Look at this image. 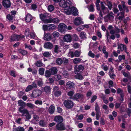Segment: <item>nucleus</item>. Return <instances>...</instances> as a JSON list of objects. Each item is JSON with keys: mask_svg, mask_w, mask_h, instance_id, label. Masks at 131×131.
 <instances>
[{"mask_svg": "<svg viewBox=\"0 0 131 131\" xmlns=\"http://www.w3.org/2000/svg\"><path fill=\"white\" fill-rule=\"evenodd\" d=\"M64 12L67 14L70 15L72 14L74 16H77L78 14L77 9L74 7L71 8L69 7H67L64 9Z\"/></svg>", "mask_w": 131, "mask_h": 131, "instance_id": "1", "label": "nucleus"}, {"mask_svg": "<svg viewBox=\"0 0 131 131\" xmlns=\"http://www.w3.org/2000/svg\"><path fill=\"white\" fill-rule=\"evenodd\" d=\"M118 7L121 12L117 13L116 16L117 18L119 20L121 21L123 20V18L125 17V11L126 10H123L122 5L120 4L118 5Z\"/></svg>", "mask_w": 131, "mask_h": 131, "instance_id": "2", "label": "nucleus"}, {"mask_svg": "<svg viewBox=\"0 0 131 131\" xmlns=\"http://www.w3.org/2000/svg\"><path fill=\"white\" fill-rule=\"evenodd\" d=\"M18 110L21 113H22V116H25L27 119H29L30 118L31 116L27 110L23 109L22 107H20L19 108Z\"/></svg>", "mask_w": 131, "mask_h": 131, "instance_id": "3", "label": "nucleus"}, {"mask_svg": "<svg viewBox=\"0 0 131 131\" xmlns=\"http://www.w3.org/2000/svg\"><path fill=\"white\" fill-rule=\"evenodd\" d=\"M63 104L65 107L69 109L72 108L74 105L73 102L69 99L65 100L63 102Z\"/></svg>", "mask_w": 131, "mask_h": 131, "instance_id": "4", "label": "nucleus"}, {"mask_svg": "<svg viewBox=\"0 0 131 131\" xmlns=\"http://www.w3.org/2000/svg\"><path fill=\"white\" fill-rule=\"evenodd\" d=\"M56 28L55 25L51 24L49 25H43L42 26L43 29L44 30H50L54 29Z\"/></svg>", "mask_w": 131, "mask_h": 131, "instance_id": "5", "label": "nucleus"}, {"mask_svg": "<svg viewBox=\"0 0 131 131\" xmlns=\"http://www.w3.org/2000/svg\"><path fill=\"white\" fill-rule=\"evenodd\" d=\"M59 88L57 86H55L53 88V91L52 93L55 96L58 97L61 94V92L59 90Z\"/></svg>", "mask_w": 131, "mask_h": 131, "instance_id": "6", "label": "nucleus"}, {"mask_svg": "<svg viewBox=\"0 0 131 131\" xmlns=\"http://www.w3.org/2000/svg\"><path fill=\"white\" fill-rule=\"evenodd\" d=\"M113 27L112 25H109L108 28L110 30V33L111 34H114L115 33H118L120 32V29L116 27L115 29H113Z\"/></svg>", "mask_w": 131, "mask_h": 131, "instance_id": "7", "label": "nucleus"}, {"mask_svg": "<svg viewBox=\"0 0 131 131\" xmlns=\"http://www.w3.org/2000/svg\"><path fill=\"white\" fill-rule=\"evenodd\" d=\"M114 14L112 12H110L104 18L105 21L108 22L109 20L112 21L114 18Z\"/></svg>", "mask_w": 131, "mask_h": 131, "instance_id": "8", "label": "nucleus"}, {"mask_svg": "<svg viewBox=\"0 0 131 131\" xmlns=\"http://www.w3.org/2000/svg\"><path fill=\"white\" fill-rule=\"evenodd\" d=\"M24 37L23 35H14L12 36L11 40L13 41H18Z\"/></svg>", "mask_w": 131, "mask_h": 131, "instance_id": "9", "label": "nucleus"}, {"mask_svg": "<svg viewBox=\"0 0 131 131\" xmlns=\"http://www.w3.org/2000/svg\"><path fill=\"white\" fill-rule=\"evenodd\" d=\"M58 29L61 32H64L67 29L66 26L63 23H61L58 25Z\"/></svg>", "mask_w": 131, "mask_h": 131, "instance_id": "10", "label": "nucleus"}, {"mask_svg": "<svg viewBox=\"0 0 131 131\" xmlns=\"http://www.w3.org/2000/svg\"><path fill=\"white\" fill-rule=\"evenodd\" d=\"M41 91L39 90H34L31 95V97H36L38 96L41 94Z\"/></svg>", "mask_w": 131, "mask_h": 131, "instance_id": "11", "label": "nucleus"}, {"mask_svg": "<svg viewBox=\"0 0 131 131\" xmlns=\"http://www.w3.org/2000/svg\"><path fill=\"white\" fill-rule=\"evenodd\" d=\"M82 20V19L80 17L76 18L74 20V23L75 25L78 26L84 23Z\"/></svg>", "mask_w": 131, "mask_h": 131, "instance_id": "12", "label": "nucleus"}, {"mask_svg": "<svg viewBox=\"0 0 131 131\" xmlns=\"http://www.w3.org/2000/svg\"><path fill=\"white\" fill-rule=\"evenodd\" d=\"M74 72L75 74H77L78 72H80L84 69V67L82 65H79L78 67H75Z\"/></svg>", "mask_w": 131, "mask_h": 131, "instance_id": "13", "label": "nucleus"}, {"mask_svg": "<svg viewBox=\"0 0 131 131\" xmlns=\"http://www.w3.org/2000/svg\"><path fill=\"white\" fill-rule=\"evenodd\" d=\"M83 97V94L79 93L75 94L73 96V97L72 98V99L77 100L79 99H82Z\"/></svg>", "mask_w": 131, "mask_h": 131, "instance_id": "14", "label": "nucleus"}, {"mask_svg": "<svg viewBox=\"0 0 131 131\" xmlns=\"http://www.w3.org/2000/svg\"><path fill=\"white\" fill-rule=\"evenodd\" d=\"M56 128L57 129L60 130H64L66 128L64 125L61 123L57 124L56 126Z\"/></svg>", "mask_w": 131, "mask_h": 131, "instance_id": "15", "label": "nucleus"}, {"mask_svg": "<svg viewBox=\"0 0 131 131\" xmlns=\"http://www.w3.org/2000/svg\"><path fill=\"white\" fill-rule=\"evenodd\" d=\"M63 40L66 42H70L72 40V37L70 34H66L64 36Z\"/></svg>", "mask_w": 131, "mask_h": 131, "instance_id": "16", "label": "nucleus"}, {"mask_svg": "<svg viewBox=\"0 0 131 131\" xmlns=\"http://www.w3.org/2000/svg\"><path fill=\"white\" fill-rule=\"evenodd\" d=\"M50 16V14L47 13L41 14L39 15L40 18L42 21H43L46 18H49Z\"/></svg>", "mask_w": 131, "mask_h": 131, "instance_id": "17", "label": "nucleus"}, {"mask_svg": "<svg viewBox=\"0 0 131 131\" xmlns=\"http://www.w3.org/2000/svg\"><path fill=\"white\" fill-rule=\"evenodd\" d=\"M54 121L57 123H61L63 121V119L60 116H56L54 118Z\"/></svg>", "mask_w": 131, "mask_h": 131, "instance_id": "18", "label": "nucleus"}, {"mask_svg": "<svg viewBox=\"0 0 131 131\" xmlns=\"http://www.w3.org/2000/svg\"><path fill=\"white\" fill-rule=\"evenodd\" d=\"M51 88L49 86H46L42 88V90L43 92H45L47 94H50Z\"/></svg>", "mask_w": 131, "mask_h": 131, "instance_id": "19", "label": "nucleus"}, {"mask_svg": "<svg viewBox=\"0 0 131 131\" xmlns=\"http://www.w3.org/2000/svg\"><path fill=\"white\" fill-rule=\"evenodd\" d=\"M117 49L121 50V51L125 50L127 49V47L126 45L122 44H119L117 45Z\"/></svg>", "mask_w": 131, "mask_h": 131, "instance_id": "20", "label": "nucleus"}, {"mask_svg": "<svg viewBox=\"0 0 131 131\" xmlns=\"http://www.w3.org/2000/svg\"><path fill=\"white\" fill-rule=\"evenodd\" d=\"M2 3L3 6L5 7L8 8L10 6V3L9 0H4Z\"/></svg>", "mask_w": 131, "mask_h": 131, "instance_id": "21", "label": "nucleus"}, {"mask_svg": "<svg viewBox=\"0 0 131 131\" xmlns=\"http://www.w3.org/2000/svg\"><path fill=\"white\" fill-rule=\"evenodd\" d=\"M44 47L46 49H51L53 47V45L50 42H47L45 43Z\"/></svg>", "mask_w": 131, "mask_h": 131, "instance_id": "22", "label": "nucleus"}, {"mask_svg": "<svg viewBox=\"0 0 131 131\" xmlns=\"http://www.w3.org/2000/svg\"><path fill=\"white\" fill-rule=\"evenodd\" d=\"M25 48H27L29 50H32L33 52L36 51H37V49L34 47H32L30 45H27L26 44H25Z\"/></svg>", "mask_w": 131, "mask_h": 131, "instance_id": "23", "label": "nucleus"}, {"mask_svg": "<svg viewBox=\"0 0 131 131\" xmlns=\"http://www.w3.org/2000/svg\"><path fill=\"white\" fill-rule=\"evenodd\" d=\"M75 84L73 82L69 81L67 82L66 86L68 89H71L73 88L74 87Z\"/></svg>", "mask_w": 131, "mask_h": 131, "instance_id": "24", "label": "nucleus"}, {"mask_svg": "<svg viewBox=\"0 0 131 131\" xmlns=\"http://www.w3.org/2000/svg\"><path fill=\"white\" fill-rule=\"evenodd\" d=\"M43 38L45 40L49 41L51 38V35L49 33H45Z\"/></svg>", "mask_w": 131, "mask_h": 131, "instance_id": "25", "label": "nucleus"}, {"mask_svg": "<svg viewBox=\"0 0 131 131\" xmlns=\"http://www.w3.org/2000/svg\"><path fill=\"white\" fill-rule=\"evenodd\" d=\"M60 6L64 8L65 9L67 7H69L67 6L66 2L64 0H61L59 3Z\"/></svg>", "mask_w": 131, "mask_h": 131, "instance_id": "26", "label": "nucleus"}, {"mask_svg": "<svg viewBox=\"0 0 131 131\" xmlns=\"http://www.w3.org/2000/svg\"><path fill=\"white\" fill-rule=\"evenodd\" d=\"M32 18V16L30 14H28L25 18V20L27 22H29Z\"/></svg>", "mask_w": 131, "mask_h": 131, "instance_id": "27", "label": "nucleus"}, {"mask_svg": "<svg viewBox=\"0 0 131 131\" xmlns=\"http://www.w3.org/2000/svg\"><path fill=\"white\" fill-rule=\"evenodd\" d=\"M121 3L122 4V8H123V10H126V12L127 13L129 12V10L128 9V7L125 4V3L123 1H121Z\"/></svg>", "mask_w": 131, "mask_h": 131, "instance_id": "28", "label": "nucleus"}, {"mask_svg": "<svg viewBox=\"0 0 131 131\" xmlns=\"http://www.w3.org/2000/svg\"><path fill=\"white\" fill-rule=\"evenodd\" d=\"M49 69L52 75H54L57 73L58 70L56 67H52Z\"/></svg>", "mask_w": 131, "mask_h": 131, "instance_id": "29", "label": "nucleus"}, {"mask_svg": "<svg viewBox=\"0 0 131 131\" xmlns=\"http://www.w3.org/2000/svg\"><path fill=\"white\" fill-rule=\"evenodd\" d=\"M117 93L120 94L121 97L122 98V101L123 100V97L124 96V94L123 91L120 88H118L117 90Z\"/></svg>", "mask_w": 131, "mask_h": 131, "instance_id": "30", "label": "nucleus"}, {"mask_svg": "<svg viewBox=\"0 0 131 131\" xmlns=\"http://www.w3.org/2000/svg\"><path fill=\"white\" fill-rule=\"evenodd\" d=\"M48 112L51 114H53L55 111V107L53 105H51L48 108Z\"/></svg>", "mask_w": 131, "mask_h": 131, "instance_id": "31", "label": "nucleus"}, {"mask_svg": "<svg viewBox=\"0 0 131 131\" xmlns=\"http://www.w3.org/2000/svg\"><path fill=\"white\" fill-rule=\"evenodd\" d=\"M79 37L80 39L84 40L86 38V34L85 33L84 31L81 32L80 34Z\"/></svg>", "mask_w": 131, "mask_h": 131, "instance_id": "32", "label": "nucleus"}, {"mask_svg": "<svg viewBox=\"0 0 131 131\" xmlns=\"http://www.w3.org/2000/svg\"><path fill=\"white\" fill-rule=\"evenodd\" d=\"M47 123V122L43 120H40L39 122V124L40 126L43 127L46 126Z\"/></svg>", "mask_w": 131, "mask_h": 131, "instance_id": "33", "label": "nucleus"}, {"mask_svg": "<svg viewBox=\"0 0 131 131\" xmlns=\"http://www.w3.org/2000/svg\"><path fill=\"white\" fill-rule=\"evenodd\" d=\"M35 65L38 67H40L45 66L41 60L38 61L36 62Z\"/></svg>", "mask_w": 131, "mask_h": 131, "instance_id": "34", "label": "nucleus"}, {"mask_svg": "<svg viewBox=\"0 0 131 131\" xmlns=\"http://www.w3.org/2000/svg\"><path fill=\"white\" fill-rule=\"evenodd\" d=\"M81 59L80 58H75L73 60V63L75 64L80 63L81 61Z\"/></svg>", "mask_w": 131, "mask_h": 131, "instance_id": "35", "label": "nucleus"}, {"mask_svg": "<svg viewBox=\"0 0 131 131\" xmlns=\"http://www.w3.org/2000/svg\"><path fill=\"white\" fill-rule=\"evenodd\" d=\"M6 17L7 20H8L9 21H10L13 19L14 18V16H13L10 14H8L7 15Z\"/></svg>", "mask_w": 131, "mask_h": 131, "instance_id": "36", "label": "nucleus"}, {"mask_svg": "<svg viewBox=\"0 0 131 131\" xmlns=\"http://www.w3.org/2000/svg\"><path fill=\"white\" fill-rule=\"evenodd\" d=\"M18 52L19 53L23 55H25L27 53V51L26 50L20 49L18 50Z\"/></svg>", "mask_w": 131, "mask_h": 131, "instance_id": "37", "label": "nucleus"}, {"mask_svg": "<svg viewBox=\"0 0 131 131\" xmlns=\"http://www.w3.org/2000/svg\"><path fill=\"white\" fill-rule=\"evenodd\" d=\"M121 72L124 77H127L128 78H131L130 74L129 73H127L126 72H123V70H122Z\"/></svg>", "mask_w": 131, "mask_h": 131, "instance_id": "38", "label": "nucleus"}, {"mask_svg": "<svg viewBox=\"0 0 131 131\" xmlns=\"http://www.w3.org/2000/svg\"><path fill=\"white\" fill-rule=\"evenodd\" d=\"M51 75H52L51 73L50 69L46 71L45 75L46 77H49Z\"/></svg>", "mask_w": 131, "mask_h": 131, "instance_id": "39", "label": "nucleus"}, {"mask_svg": "<svg viewBox=\"0 0 131 131\" xmlns=\"http://www.w3.org/2000/svg\"><path fill=\"white\" fill-rule=\"evenodd\" d=\"M74 93V92L73 91H70L68 92L67 94L70 97V98L72 99L71 98L73 97V95Z\"/></svg>", "mask_w": 131, "mask_h": 131, "instance_id": "40", "label": "nucleus"}, {"mask_svg": "<svg viewBox=\"0 0 131 131\" xmlns=\"http://www.w3.org/2000/svg\"><path fill=\"white\" fill-rule=\"evenodd\" d=\"M76 75L75 76V78L76 79L81 80L83 79L82 76L80 73L78 72L77 74H75Z\"/></svg>", "mask_w": 131, "mask_h": 131, "instance_id": "41", "label": "nucleus"}, {"mask_svg": "<svg viewBox=\"0 0 131 131\" xmlns=\"http://www.w3.org/2000/svg\"><path fill=\"white\" fill-rule=\"evenodd\" d=\"M63 62V60L61 58H57L56 61V62L57 64L60 65Z\"/></svg>", "mask_w": 131, "mask_h": 131, "instance_id": "42", "label": "nucleus"}, {"mask_svg": "<svg viewBox=\"0 0 131 131\" xmlns=\"http://www.w3.org/2000/svg\"><path fill=\"white\" fill-rule=\"evenodd\" d=\"M16 131H25L24 128L21 126H19L16 128H14Z\"/></svg>", "mask_w": 131, "mask_h": 131, "instance_id": "43", "label": "nucleus"}, {"mask_svg": "<svg viewBox=\"0 0 131 131\" xmlns=\"http://www.w3.org/2000/svg\"><path fill=\"white\" fill-rule=\"evenodd\" d=\"M18 103L19 105L21 106H25V103L22 100H19L18 101Z\"/></svg>", "mask_w": 131, "mask_h": 131, "instance_id": "44", "label": "nucleus"}, {"mask_svg": "<svg viewBox=\"0 0 131 131\" xmlns=\"http://www.w3.org/2000/svg\"><path fill=\"white\" fill-rule=\"evenodd\" d=\"M107 5L108 6L109 9L111 10L112 8V2L108 0L107 1Z\"/></svg>", "mask_w": 131, "mask_h": 131, "instance_id": "45", "label": "nucleus"}, {"mask_svg": "<svg viewBox=\"0 0 131 131\" xmlns=\"http://www.w3.org/2000/svg\"><path fill=\"white\" fill-rule=\"evenodd\" d=\"M44 23H51V18L50 17L48 18H46L43 21Z\"/></svg>", "mask_w": 131, "mask_h": 131, "instance_id": "46", "label": "nucleus"}, {"mask_svg": "<svg viewBox=\"0 0 131 131\" xmlns=\"http://www.w3.org/2000/svg\"><path fill=\"white\" fill-rule=\"evenodd\" d=\"M51 23H56L59 22V20L58 18H55L52 19L51 18Z\"/></svg>", "mask_w": 131, "mask_h": 131, "instance_id": "47", "label": "nucleus"}, {"mask_svg": "<svg viewBox=\"0 0 131 131\" xmlns=\"http://www.w3.org/2000/svg\"><path fill=\"white\" fill-rule=\"evenodd\" d=\"M109 75L111 79H115L116 77V75L115 74L110 72L109 73Z\"/></svg>", "mask_w": 131, "mask_h": 131, "instance_id": "48", "label": "nucleus"}, {"mask_svg": "<svg viewBox=\"0 0 131 131\" xmlns=\"http://www.w3.org/2000/svg\"><path fill=\"white\" fill-rule=\"evenodd\" d=\"M118 58L119 59V62H120L121 61L122 59L125 60V58L124 55H119L118 56Z\"/></svg>", "mask_w": 131, "mask_h": 131, "instance_id": "49", "label": "nucleus"}, {"mask_svg": "<svg viewBox=\"0 0 131 131\" xmlns=\"http://www.w3.org/2000/svg\"><path fill=\"white\" fill-rule=\"evenodd\" d=\"M10 74L11 75L14 77H16L17 75L16 71L14 70L11 71Z\"/></svg>", "mask_w": 131, "mask_h": 131, "instance_id": "50", "label": "nucleus"}, {"mask_svg": "<svg viewBox=\"0 0 131 131\" xmlns=\"http://www.w3.org/2000/svg\"><path fill=\"white\" fill-rule=\"evenodd\" d=\"M54 77L57 81L59 80L61 78V75L59 74L55 75L54 76Z\"/></svg>", "mask_w": 131, "mask_h": 131, "instance_id": "51", "label": "nucleus"}, {"mask_svg": "<svg viewBox=\"0 0 131 131\" xmlns=\"http://www.w3.org/2000/svg\"><path fill=\"white\" fill-rule=\"evenodd\" d=\"M45 69L44 68H40L39 70V73L40 75H43L44 73Z\"/></svg>", "mask_w": 131, "mask_h": 131, "instance_id": "52", "label": "nucleus"}, {"mask_svg": "<svg viewBox=\"0 0 131 131\" xmlns=\"http://www.w3.org/2000/svg\"><path fill=\"white\" fill-rule=\"evenodd\" d=\"M74 54L75 57H78L80 56V52L79 51L76 50L74 52Z\"/></svg>", "mask_w": 131, "mask_h": 131, "instance_id": "53", "label": "nucleus"}, {"mask_svg": "<svg viewBox=\"0 0 131 131\" xmlns=\"http://www.w3.org/2000/svg\"><path fill=\"white\" fill-rule=\"evenodd\" d=\"M101 111L96 112V118L97 120L99 119V118L101 117Z\"/></svg>", "mask_w": 131, "mask_h": 131, "instance_id": "54", "label": "nucleus"}, {"mask_svg": "<svg viewBox=\"0 0 131 131\" xmlns=\"http://www.w3.org/2000/svg\"><path fill=\"white\" fill-rule=\"evenodd\" d=\"M33 120L35 122L38 121L39 120V117L36 115H34L33 116Z\"/></svg>", "mask_w": 131, "mask_h": 131, "instance_id": "55", "label": "nucleus"}, {"mask_svg": "<svg viewBox=\"0 0 131 131\" xmlns=\"http://www.w3.org/2000/svg\"><path fill=\"white\" fill-rule=\"evenodd\" d=\"M95 110L96 112H100V108L99 106L97 103L95 104Z\"/></svg>", "mask_w": 131, "mask_h": 131, "instance_id": "56", "label": "nucleus"}, {"mask_svg": "<svg viewBox=\"0 0 131 131\" xmlns=\"http://www.w3.org/2000/svg\"><path fill=\"white\" fill-rule=\"evenodd\" d=\"M68 56L71 58H73L74 57V52L71 51H70L69 52Z\"/></svg>", "mask_w": 131, "mask_h": 131, "instance_id": "57", "label": "nucleus"}, {"mask_svg": "<svg viewBox=\"0 0 131 131\" xmlns=\"http://www.w3.org/2000/svg\"><path fill=\"white\" fill-rule=\"evenodd\" d=\"M48 9L50 12H51L54 10V7L52 5H50L48 6Z\"/></svg>", "mask_w": 131, "mask_h": 131, "instance_id": "58", "label": "nucleus"}, {"mask_svg": "<svg viewBox=\"0 0 131 131\" xmlns=\"http://www.w3.org/2000/svg\"><path fill=\"white\" fill-rule=\"evenodd\" d=\"M32 89V86L31 85H29L27 86L25 90V91L28 92L31 90Z\"/></svg>", "mask_w": 131, "mask_h": 131, "instance_id": "59", "label": "nucleus"}, {"mask_svg": "<svg viewBox=\"0 0 131 131\" xmlns=\"http://www.w3.org/2000/svg\"><path fill=\"white\" fill-rule=\"evenodd\" d=\"M53 36L54 37H58L60 35L59 33L57 31L54 32L52 34Z\"/></svg>", "mask_w": 131, "mask_h": 131, "instance_id": "60", "label": "nucleus"}, {"mask_svg": "<svg viewBox=\"0 0 131 131\" xmlns=\"http://www.w3.org/2000/svg\"><path fill=\"white\" fill-rule=\"evenodd\" d=\"M29 35L33 39H34L35 37L36 36V35L35 34V32L33 31H32L30 32Z\"/></svg>", "mask_w": 131, "mask_h": 131, "instance_id": "61", "label": "nucleus"}, {"mask_svg": "<svg viewBox=\"0 0 131 131\" xmlns=\"http://www.w3.org/2000/svg\"><path fill=\"white\" fill-rule=\"evenodd\" d=\"M51 53L50 52L48 51H46L44 52L43 53V56L45 57H48L50 56Z\"/></svg>", "mask_w": 131, "mask_h": 131, "instance_id": "62", "label": "nucleus"}, {"mask_svg": "<svg viewBox=\"0 0 131 131\" xmlns=\"http://www.w3.org/2000/svg\"><path fill=\"white\" fill-rule=\"evenodd\" d=\"M59 47L57 45H55L54 48V52L56 53H58L59 51Z\"/></svg>", "mask_w": 131, "mask_h": 131, "instance_id": "63", "label": "nucleus"}, {"mask_svg": "<svg viewBox=\"0 0 131 131\" xmlns=\"http://www.w3.org/2000/svg\"><path fill=\"white\" fill-rule=\"evenodd\" d=\"M97 96L96 95L93 96L91 98V102L92 103L94 101L97 99Z\"/></svg>", "mask_w": 131, "mask_h": 131, "instance_id": "64", "label": "nucleus"}]
</instances>
